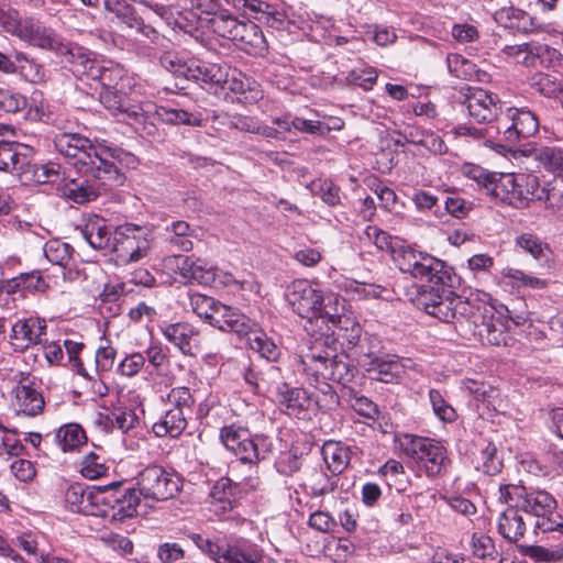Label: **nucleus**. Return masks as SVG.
<instances>
[{
    "mask_svg": "<svg viewBox=\"0 0 563 563\" xmlns=\"http://www.w3.org/2000/svg\"><path fill=\"white\" fill-rule=\"evenodd\" d=\"M452 285L424 286L417 297L418 308L440 321L454 323L465 336L483 344H507V320L493 306L471 301L453 291Z\"/></svg>",
    "mask_w": 563,
    "mask_h": 563,
    "instance_id": "1",
    "label": "nucleus"
},
{
    "mask_svg": "<svg viewBox=\"0 0 563 563\" xmlns=\"http://www.w3.org/2000/svg\"><path fill=\"white\" fill-rule=\"evenodd\" d=\"M56 151L70 159V164L82 175L101 179L108 187H120L125 183L121 166H134L136 157L119 147L93 144L77 133H60L54 139Z\"/></svg>",
    "mask_w": 563,
    "mask_h": 563,
    "instance_id": "2",
    "label": "nucleus"
},
{
    "mask_svg": "<svg viewBox=\"0 0 563 563\" xmlns=\"http://www.w3.org/2000/svg\"><path fill=\"white\" fill-rule=\"evenodd\" d=\"M299 366L307 376L319 380H332L345 385L354 377V367L347 356L338 354L334 339L320 338L299 355Z\"/></svg>",
    "mask_w": 563,
    "mask_h": 563,
    "instance_id": "3",
    "label": "nucleus"
},
{
    "mask_svg": "<svg viewBox=\"0 0 563 563\" xmlns=\"http://www.w3.org/2000/svg\"><path fill=\"white\" fill-rule=\"evenodd\" d=\"M33 148L20 143H0V170L13 173L22 181L55 183L60 178L57 163L32 164Z\"/></svg>",
    "mask_w": 563,
    "mask_h": 563,
    "instance_id": "4",
    "label": "nucleus"
},
{
    "mask_svg": "<svg viewBox=\"0 0 563 563\" xmlns=\"http://www.w3.org/2000/svg\"><path fill=\"white\" fill-rule=\"evenodd\" d=\"M520 510L534 517V531L559 532L563 536V517L558 512L555 497L542 488H527Z\"/></svg>",
    "mask_w": 563,
    "mask_h": 563,
    "instance_id": "5",
    "label": "nucleus"
},
{
    "mask_svg": "<svg viewBox=\"0 0 563 563\" xmlns=\"http://www.w3.org/2000/svg\"><path fill=\"white\" fill-rule=\"evenodd\" d=\"M151 249L148 231L135 224H123L114 229L111 251L120 264L135 263L145 257Z\"/></svg>",
    "mask_w": 563,
    "mask_h": 563,
    "instance_id": "6",
    "label": "nucleus"
},
{
    "mask_svg": "<svg viewBox=\"0 0 563 563\" xmlns=\"http://www.w3.org/2000/svg\"><path fill=\"white\" fill-rule=\"evenodd\" d=\"M405 453L411 456L423 468L428 476L441 473L446 461L445 448L437 440L406 434L401 441Z\"/></svg>",
    "mask_w": 563,
    "mask_h": 563,
    "instance_id": "7",
    "label": "nucleus"
},
{
    "mask_svg": "<svg viewBox=\"0 0 563 563\" xmlns=\"http://www.w3.org/2000/svg\"><path fill=\"white\" fill-rule=\"evenodd\" d=\"M457 101L466 107L468 115L478 123L498 124L503 114L497 96L479 87H461Z\"/></svg>",
    "mask_w": 563,
    "mask_h": 563,
    "instance_id": "8",
    "label": "nucleus"
},
{
    "mask_svg": "<svg viewBox=\"0 0 563 563\" xmlns=\"http://www.w3.org/2000/svg\"><path fill=\"white\" fill-rule=\"evenodd\" d=\"M180 484L177 475L168 473L162 466L151 465L140 473L136 490L145 499L163 501L174 498L180 490Z\"/></svg>",
    "mask_w": 563,
    "mask_h": 563,
    "instance_id": "9",
    "label": "nucleus"
},
{
    "mask_svg": "<svg viewBox=\"0 0 563 563\" xmlns=\"http://www.w3.org/2000/svg\"><path fill=\"white\" fill-rule=\"evenodd\" d=\"M496 129H498V135L503 134V140L509 146H514L538 132L539 120L532 111L526 108L511 107L503 112Z\"/></svg>",
    "mask_w": 563,
    "mask_h": 563,
    "instance_id": "10",
    "label": "nucleus"
},
{
    "mask_svg": "<svg viewBox=\"0 0 563 563\" xmlns=\"http://www.w3.org/2000/svg\"><path fill=\"white\" fill-rule=\"evenodd\" d=\"M120 485V483H113L110 486H102L103 500L100 503L98 517L108 519L110 522H122L136 516L140 494L135 488L110 492V487Z\"/></svg>",
    "mask_w": 563,
    "mask_h": 563,
    "instance_id": "11",
    "label": "nucleus"
},
{
    "mask_svg": "<svg viewBox=\"0 0 563 563\" xmlns=\"http://www.w3.org/2000/svg\"><path fill=\"white\" fill-rule=\"evenodd\" d=\"M286 296L294 312L310 322L320 314L321 303L327 300L323 291L307 279L294 280Z\"/></svg>",
    "mask_w": 563,
    "mask_h": 563,
    "instance_id": "12",
    "label": "nucleus"
},
{
    "mask_svg": "<svg viewBox=\"0 0 563 563\" xmlns=\"http://www.w3.org/2000/svg\"><path fill=\"white\" fill-rule=\"evenodd\" d=\"M212 30L220 36L232 41L260 46L264 42L260 27L254 23H245L227 13L214 14L210 19Z\"/></svg>",
    "mask_w": 563,
    "mask_h": 563,
    "instance_id": "13",
    "label": "nucleus"
},
{
    "mask_svg": "<svg viewBox=\"0 0 563 563\" xmlns=\"http://www.w3.org/2000/svg\"><path fill=\"white\" fill-rule=\"evenodd\" d=\"M19 40L29 45L47 49L57 55L63 49L65 38L54 29L46 26L34 16H25L22 30L18 36Z\"/></svg>",
    "mask_w": 563,
    "mask_h": 563,
    "instance_id": "14",
    "label": "nucleus"
},
{
    "mask_svg": "<svg viewBox=\"0 0 563 563\" xmlns=\"http://www.w3.org/2000/svg\"><path fill=\"white\" fill-rule=\"evenodd\" d=\"M529 189H523L519 176L515 174L494 175L489 186L488 196L499 199L516 208H523L529 203Z\"/></svg>",
    "mask_w": 563,
    "mask_h": 563,
    "instance_id": "15",
    "label": "nucleus"
},
{
    "mask_svg": "<svg viewBox=\"0 0 563 563\" xmlns=\"http://www.w3.org/2000/svg\"><path fill=\"white\" fill-rule=\"evenodd\" d=\"M58 56L69 65L70 71L79 77L90 80L92 71H96L102 59H98L93 53L78 44L65 40L63 49L58 51Z\"/></svg>",
    "mask_w": 563,
    "mask_h": 563,
    "instance_id": "16",
    "label": "nucleus"
},
{
    "mask_svg": "<svg viewBox=\"0 0 563 563\" xmlns=\"http://www.w3.org/2000/svg\"><path fill=\"white\" fill-rule=\"evenodd\" d=\"M58 56L69 65L70 71L79 77L90 80L92 71H96L102 59H98L93 53L78 44L65 40L63 49L58 51Z\"/></svg>",
    "mask_w": 563,
    "mask_h": 563,
    "instance_id": "17",
    "label": "nucleus"
},
{
    "mask_svg": "<svg viewBox=\"0 0 563 563\" xmlns=\"http://www.w3.org/2000/svg\"><path fill=\"white\" fill-rule=\"evenodd\" d=\"M100 102L111 112L112 115H125L134 119L136 122L145 120L146 114L151 112L152 103L140 106L130 104L126 96L120 89H106L100 91Z\"/></svg>",
    "mask_w": 563,
    "mask_h": 563,
    "instance_id": "18",
    "label": "nucleus"
},
{
    "mask_svg": "<svg viewBox=\"0 0 563 563\" xmlns=\"http://www.w3.org/2000/svg\"><path fill=\"white\" fill-rule=\"evenodd\" d=\"M21 378L14 387L13 408L18 415L34 417L41 413L44 409L45 401L41 391L34 387V383L25 377L23 373L20 374Z\"/></svg>",
    "mask_w": 563,
    "mask_h": 563,
    "instance_id": "19",
    "label": "nucleus"
},
{
    "mask_svg": "<svg viewBox=\"0 0 563 563\" xmlns=\"http://www.w3.org/2000/svg\"><path fill=\"white\" fill-rule=\"evenodd\" d=\"M494 20L499 26L509 30L511 33L528 35L538 33L541 30L536 18L515 5L503 7L496 10Z\"/></svg>",
    "mask_w": 563,
    "mask_h": 563,
    "instance_id": "20",
    "label": "nucleus"
},
{
    "mask_svg": "<svg viewBox=\"0 0 563 563\" xmlns=\"http://www.w3.org/2000/svg\"><path fill=\"white\" fill-rule=\"evenodd\" d=\"M65 500L73 512L98 517L100 503L103 500L102 486L95 489L71 485L66 490Z\"/></svg>",
    "mask_w": 563,
    "mask_h": 563,
    "instance_id": "21",
    "label": "nucleus"
},
{
    "mask_svg": "<svg viewBox=\"0 0 563 563\" xmlns=\"http://www.w3.org/2000/svg\"><path fill=\"white\" fill-rule=\"evenodd\" d=\"M208 323L221 331L234 332L239 336L246 333L253 327V320L240 312L238 309L221 303L220 301L213 309Z\"/></svg>",
    "mask_w": 563,
    "mask_h": 563,
    "instance_id": "22",
    "label": "nucleus"
},
{
    "mask_svg": "<svg viewBox=\"0 0 563 563\" xmlns=\"http://www.w3.org/2000/svg\"><path fill=\"white\" fill-rule=\"evenodd\" d=\"M85 178L70 179L62 188V195L76 203H86L102 192L113 189L102 184L101 179L91 175H82Z\"/></svg>",
    "mask_w": 563,
    "mask_h": 563,
    "instance_id": "23",
    "label": "nucleus"
},
{
    "mask_svg": "<svg viewBox=\"0 0 563 563\" xmlns=\"http://www.w3.org/2000/svg\"><path fill=\"white\" fill-rule=\"evenodd\" d=\"M104 10L115 15L130 29H135L140 34L151 37L156 30L145 23V18L137 12L135 7L126 0H103Z\"/></svg>",
    "mask_w": 563,
    "mask_h": 563,
    "instance_id": "24",
    "label": "nucleus"
},
{
    "mask_svg": "<svg viewBox=\"0 0 563 563\" xmlns=\"http://www.w3.org/2000/svg\"><path fill=\"white\" fill-rule=\"evenodd\" d=\"M415 278L428 282V286L438 287L440 285L454 284L456 276L452 267L446 265L443 261L428 254Z\"/></svg>",
    "mask_w": 563,
    "mask_h": 563,
    "instance_id": "25",
    "label": "nucleus"
},
{
    "mask_svg": "<svg viewBox=\"0 0 563 563\" xmlns=\"http://www.w3.org/2000/svg\"><path fill=\"white\" fill-rule=\"evenodd\" d=\"M272 446L273 444L268 437L264 434L251 437L249 433L232 453L243 463L256 464L266 459L267 454L272 451Z\"/></svg>",
    "mask_w": 563,
    "mask_h": 563,
    "instance_id": "26",
    "label": "nucleus"
},
{
    "mask_svg": "<svg viewBox=\"0 0 563 563\" xmlns=\"http://www.w3.org/2000/svg\"><path fill=\"white\" fill-rule=\"evenodd\" d=\"M46 331V322L38 317L19 319L12 325L11 338L20 342V347H29L41 343Z\"/></svg>",
    "mask_w": 563,
    "mask_h": 563,
    "instance_id": "27",
    "label": "nucleus"
},
{
    "mask_svg": "<svg viewBox=\"0 0 563 563\" xmlns=\"http://www.w3.org/2000/svg\"><path fill=\"white\" fill-rule=\"evenodd\" d=\"M176 264L179 275L188 282L210 286L216 280V269L201 260L194 261L187 256H176Z\"/></svg>",
    "mask_w": 563,
    "mask_h": 563,
    "instance_id": "28",
    "label": "nucleus"
},
{
    "mask_svg": "<svg viewBox=\"0 0 563 563\" xmlns=\"http://www.w3.org/2000/svg\"><path fill=\"white\" fill-rule=\"evenodd\" d=\"M278 390L284 412L298 419L306 418L312 404L310 395L305 389L289 388L285 384Z\"/></svg>",
    "mask_w": 563,
    "mask_h": 563,
    "instance_id": "29",
    "label": "nucleus"
},
{
    "mask_svg": "<svg viewBox=\"0 0 563 563\" xmlns=\"http://www.w3.org/2000/svg\"><path fill=\"white\" fill-rule=\"evenodd\" d=\"M82 234L91 247L108 252L111 251L114 242V230H112V227L107 224L103 219L99 217L90 219L86 223Z\"/></svg>",
    "mask_w": 563,
    "mask_h": 563,
    "instance_id": "30",
    "label": "nucleus"
},
{
    "mask_svg": "<svg viewBox=\"0 0 563 563\" xmlns=\"http://www.w3.org/2000/svg\"><path fill=\"white\" fill-rule=\"evenodd\" d=\"M187 427V415L178 408H169L153 423L152 431L156 437H179Z\"/></svg>",
    "mask_w": 563,
    "mask_h": 563,
    "instance_id": "31",
    "label": "nucleus"
},
{
    "mask_svg": "<svg viewBox=\"0 0 563 563\" xmlns=\"http://www.w3.org/2000/svg\"><path fill=\"white\" fill-rule=\"evenodd\" d=\"M520 509L509 507L499 515L497 529L504 539L516 543L523 538L527 526L519 514Z\"/></svg>",
    "mask_w": 563,
    "mask_h": 563,
    "instance_id": "32",
    "label": "nucleus"
},
{
    "mask_svg": "<svg viewBox=\"0 0 563 563\" xmlns=\"http://www.w3.org/2000/svg\"><path fill=\"white\" fill-rule=\"evenodd\" d=\"M246 343L251 350L258 353L263 358L268 362H275L280 355V349L267 336V334L257 328L256 322L253 321V327L246 333H243Z\"/></svg>",
    "mask_w": 563,
    "mask_h": 563,
    "instance_id": "33",
    "label": "nucleus"
},
{
    "mask_svg": "<svg viewBox=\"0 0 563 563\" xmlns=\"http://www.w3.org/2000/svg\"><path fill=\"white\" fill-rule=\"evenodd\" d=\"M161 329L165 339L178 347L181 353L192 355L190 341L197 332L191 324L186 322L168 323Z\"/></svg>",
    "mask_w": 563,
    "mask_h": 563,
    "instance_id": "34",
    "label": "nucleus"
},
{
    "mask_svg": "<svg viewBox=\"0 0 563 563\" xmlns=\"http://www.w3.org/2000/svg\"><path fill=\"white\" fill-rule=\"evenodd\" d=\"M367 367L371 378L386 384L397 383L402 374L404 366L398 358L380 360L373 358Z\"/></svg>",
    "mask_w": 563,
    "mask_h": 563,
    "instance_id": "35",
    "label": "nucleus"
},
{
    "mask_svg": "<svg viewBox=\"0 0 563 563\" xmlns=\"http://www.w3.org/2000/svg\"><path fill=\"white\" fill-rule=\"evenodd\" d=\"M221 563H264L263 550L251 543L227 544Z\"/></svg>",
    "mask_w": 563,
    "mask_h": 563,
    "instance_id": "36",
    "label": "nucleus"
},
{
    "mask_svg": "<svg viewBox=\"0 0 563 563\" xmlns=\"http://www.w3.org/2000/svg\"><path fill=\"white\" fill-rule=\"evenodd\" d=\"M322 456L333 475H340L350 463V451L340 442H325L322 446Z\"/></svg>",
    "mask_w": 563,
    "mask_h": 563,
    "instance_id": "37",
    "label": "nucleus"
},
{
    "mask_svg": "<svg viewBox=\"0 0 563 563\" xmlns=\"http://www.w3.org/2000/svg\"><path fill=\"white\" fill-rule=\"evenodd\" d=\"M124 74V68L119 64L102 59L96 71H92L90 80L99 81L102 86V90L118 89Z\"/></svg>",
    "mask_w": 563,
    "mask_h": 563,
    "instance_id": "38",
    "label": "nucleus"
},
{
    "mask_svg": "<svg viewBox=\"0 0 563 563\" xmlns=\"http://www.w3.org/2000/svg\"><path fill=\"white\" fill-rule=\"evenodd\" d=\"M278 375L279 369L272 364H266L264 368L260 369H257L256 366H250L243 374L245 383L249 384L255 393L268 390L271 380L277 378Z\"/></svg>",
    "mask_w": 563,
    "mask_h": 563,
    "instance_id": "39",
    "label": "nucleus"
},
{
    "mask_svg": "<svg viewBox=\"0 0 563 563\" xmlns=\"http://www.w3.org/2000/svg\"><path fill=\"white\" fill-rule=\"evenodd\" d=\"M55 441L64 452H71L87 442L84 429L77 423L60 427L55 434Z\"/></svg>",
    "mask_w": 563,
    "mask_h": 563,
    "instance_id": "40",
    "label": "nucleus"
},
{
    "mask_svg": "<svg viewBox=\"0 0 563 563\" xmlns=\"http://www.w3.org/2000/svg\"><path fill=\"white\" fill-rule=\"evenodd\" d=\"M339 475H329L321 468H313L307 479V487L312 497L333 493L338 488Z\"/></svg>",
    "mask_w": 563,
    "mask_h": 563,
    "instance_id": "41",
    "label": "nucleus"
},
{
    "mask_svg": "<svg viewBox=\"0 0 563 563\" xmlns=\"http://www.w3.org/2000/svg\"><path fill=\"white\" fill-rule=\"evenodd\" d=\"M168 233L166 242L183 252H189L192 250V233L190 225L186 221H175L170 227L166 228Z\"/></svg>",
    "mask_w": 563,
    "mask_h": 563,
    "instance_id": "42",
    "label": "nucleus"
},
{
    "mask_svg": "<svg viewBox=\"0 0 563 563\" xmlns=\"http://www.w3.org/2000/svg\"><path fill=\"white\" fill-rule=\"evenodd\" d=\"M155 114L163 122L169 124H185L192 126H200L202 118L200 113L189 112L184 109L168 108V107H155Z\"/></svg>",
    "mask_w": 563,
    "mask_h": 563,
    "instance_id": "43",
    "label": "nucleus"
},
{
    "mask_svg": "<svg viewBox=\"0 0 563 563\" xmlns=\"http://www.w3.org/2000/svg\"><path fill=\"white\" fill-rule=\"evenodd\" d=\"M427 255V253L418 252L411 247L400 246L395 253L394 261L402 273L415 278Z\"/></svg>",
    "mask_w": 563,
    "mask_h": 563,
    "instance_id": "44",
    "label": "nucleus"
},
{
    "mask_svg": "<svg viewBox=\"0 0 563 563\" xmlns=\"http://www.w3.org/2000/svg\"><path fill=\"white\" fill-rule=\"evenodd\" d=\"M529 58L528 67L550 68L560 64L562 54L554 47L534 42L532 47V55Z\"/></svg>",
    "mask_w": 563,
    "mask_h": 563,
    "instance_id": "45",
    "label": "nucleus"
},
{
    "mask_svg": "<svg viewBox=\"0 0 563 563\" xmlns=\"http://www.w3.org/2000/svg\"><path fill=\"white\" fill-rule=\"evenodd\" d=\"M196 82L225 85L228 84L229 67L220 64L198 62Z\"/></svg>",
    "mask_w": 563,
    "mask_h": 563,
    "instance_id": "46",
    "label": "nucleus"
},
{
    "mask_svg": "<svg viewBox=\"0 0 563 563\" xmlns=\"http://www.w3.org/2000/svg\"><path fill=\"white\" fill-rule=\"evenodd\" d=\"M109 466L104 455L98 452H89L80 463V474L88 479H97L107 474Z\"/></svg>",
    "mask_w": 563,
    "mask_h": 563,
    "instance_id": "47",
    "label": "nucleus"
},
{
    "mask_svg": "<svg viewBox=\"0 0 563 563\" xmlns=\"http://www.w3.org/2000/svg\"><path fill=\"white\" fill-rule=\"evenodd\" d=\"M503 466V459L498 455L496 445L490 442L487 443V445L481 450L476 468L488 476H495L500 473Z\"/></svg>",
    "mask_w": 563,
    "mask_h": 563,
    "instance_id": "48",
    "label": "nucleus"
},
{
    "mask_svg": "<svg viewBox=\"0 0 563 563\" xmlns=\"http://www.w3.org/2000/svg\"><path fill=\"white\" fill-rule=\"evenodd\" d=\"M44 255L54 265L66 267L71 260L73 247L60 240H49L44 244Z\"/></svg>",
    "mask_w": 563,
    "mask_h": 563,
    "instance_id": "49",
    "label": "nucleus"
},
{
    "mask_svg": "<svg viewBox=\"0 0 563 563\" xmlns=\"http://www.w3.org/2000/svg\"><path fill=\"white\" fill-rule=\"evenodd\" d=\"M536 158L549 172L554 173L563 180V150L545 146L540 148Z\"/></svg>",
    "mask_w": 563,
    "mask_h": 563,
    "instance_id": "50",
    "label": "nucleus"
},
{
    "mask_svg": "<svg viewBox=\"0 0 563 563\" xmlns=\"http://www.w3.org/2000/svg\"><path fill=\"white\" fill-rule=\"evenodd\" d=\"M455 131L460 136H467L474 141H483V143L489 147L495 145L494 139L498 135V129H496V124H486L484 128H475L461 124L456 126Z\"/></svg>",
    "mask_w": 563,
    "mask_h": 563,
    "instance_id": "51",
    "label": "nucleus"
},
{
    "mask_svg": "<svg viewBox=\"0 0 563 563\" xmlns=\"http://www.w3.org/2000/svg\"><path fill=\"white\" fill-rule=\"evenodd\" d=\"M343 397L346 398L350 406L361 416L369 419H374L378 409L377 406L367 397L360 395L352 388H346L344 390Z\"/></svg>",
    "mask_w": 563,
    "mask_h": 563,
    "instance_id": "52",
    "label": "nucleus"
},
{
    "mask_svg": "<svg viewBox=\"0 0 563 563\" xmlns=\"http://www.w3.org/2000/svg\"><path fill=\"white\" fill-rule=\"evenodd\" d=\"M134 3H137L147 10L152 11L153 14L159 19L165 20L174 14V12H178L181 9L180 0H132Z\"/></svg>",
    "mask_w": 563,
    "mask_h": 563,
    "instance_id": "53",
    "label": "nucleus"
},
{
    "mask_svg": "<svg viewBox=\"0 0 563 563\" xmlns=\"http://www.w3.org/2000/svg\"><path fill=\"white\" fill-rule=\"evenodd\" d=\"M324 296L327 300L321 303L320 314L313 320L333 325L342 313L341 306H344L345 300L334 294H324Z\"/></svg>",
    "mask_w": 563,
    "mask_h": 563,
    "instance_id": "54",
    "label": "nucleus"
},
{
    "mask_svg": "<svg viewBox=\"0 0 563 563\" xmlns=\"http://www.w3.org/2000/svg\"><path fill=\"white\" fill-rule=\"evenodd\" d=\"M503 276L510 279L516 287H529L532 289H543L548 286L545 279L531 276L518 268L507 267L503 271Z\"/></svg>",
    "mask_w": 563,
    "mask_h": 563,
    "instance_id": "55",
    "label": "nucleus"
},
{
    "mask_svg": "<svg viewBox=\"0 0 563 563\" xmlns=\"http://www.w3.org/2000/svg\"><path fill=\"white\" fill-rule=\"evenodd\" d=\"M429 400L434 415L443 422H453L456 419L455 409L444 399L438 389H430Z\"/></svg>",
    "mask_w": 563,
    "mask_h": 563,
    "instance_id": "56",
    "label": "nucleus"
},
{
    "mask_svg": "<svg viewBox=\"0 0 563 563\" xmlns=\"http://www.w3.org/2000/svg\"><path fill=\"white\" fill-rule=\"evenodd\" d=\"M218 302L214 298L198 292L189 295V303L192 311L206 322L210 319Z\"/></svg>",
    "mask_w": 563,
    "mask_h": 563,
    "instance_id": "57",
    "label": "nucleus"
},
{
    "mask_svg": "<svg viewBox=\"0 0 563 563\" xmlns=\"http://www.w3.org/2000/svg\"><path fill=\"white\" fill-rule=\"evenodd\" d=\"M532 87L547 98H559L563 96V86L550 75H539L534 78Z\"/></svg>",
    "mask_w": 563,
    "mask_h": 563,
    "instance_id": "58",
    "label": "nucleus"
},
{
    "mask_svg": "<svg viewBox=\"0 0 563 563\" xmlns=\"http://www.w3.org/2000/svg\"><path fill=\"white\" fill-rule=\"evenodd\" d=\"M521 551L525 555L531 558L536 562H559L563 560L562 548L549 550L541 545H528L521 547Z\"/></svg>",
    "mask_w": 563,
    "mask_h": 563,
    "instance_id": "59",
    "label": "nucleus"
},
{
    "mask_svg": "<svg viewBox=\"0 0 563 563\" xmlns=\"http://www.w3.org/2000/svg\"><path fill=\"white\" fill-rule=\"evenodd\" d=\"M517 245L539 261L545 258L549 252L548 246L538 236L529 233L518 236Z\"/></svg>",
    "mask_w": 563,
    "mask_h": 563,
    "instance_id": "60",
    "label": "nucleus"
},
{
    "mask_svg": "<svg viewBox=\"0 0 563 563\" xmlns=\"http://www.w3.org/2000/svg\"><path fill=\"white\" fill-rule=\"evenodd\" d=\"M167 399L173 406L172 408L181 409L187 416L191 413L195 399L188 387L181 386L173 388L168 393Z\"/></svg>",
    "mask_w": 563,
    "mask_h": 563,
    "instance_id": "61",
    "label": "nucleus"
},
{
    "mask_svg": "<svg viewBox=\"0 0 563 563\" xmlns=\"http://www.w3.org/2000/svg\"><path fill=\"white\" fill-rule=\"evenodd\" d=\"M465 388L477 401L486 404L487 407L493 405V399L498 395L497 389L484 382L467 379L465 382Z\"/></svg>",
    "mask_w": 563,
    "mask_h": 563,
    "instance_id": "62",
    "label": "nucleus"
},
{
    "mask_svg": "<svg viewBox=\"0 0 563 563\" xmlns=\"http://www.w3.org/2000/svg\"><path fill=\"white\" fill-rule=\"evenodd\" d=\"M292 128L300 133L325 136L330 132L329 124L320 120H307L300 117L291 119Z\"/></svg>",
    "mask_w": 563,
    "mask_h": 563,
    "instance_id": "63",
    "label": "nucleus"
},
{
    "mask_svg": "<svg viewBox=\"0 0 563 563\" xmlns=\"http://www.w3.org/2000/svg\"><path fill=\"white\" fill-rule=\"evenodd\" d=\"M448 67L452 75L462 79H471L474 75L475 65L459 54L448 56Z\"/></svg>",
    "mask_w": 563,
    "mask_h": 563,
    "instance_id": "64",
    "label": "nucleus"
}]
</instances>
